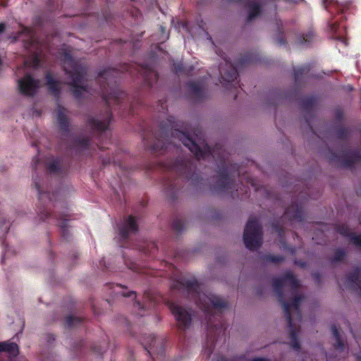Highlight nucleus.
Returning a JSON list of instances; mask_svg holds the SVG:
<instances>
[{
    "label": "nucleus",
    "instance_id": "nucleus-9",
    "mask_svg": "<svg viewBox=\"0 0 361 361\" xmlns=\"http://www.w3.org/2000/svg\"><path fill=\"white\" fill-rule=\"evenodd\" d=\"M243 241L250 250L259 249L262 244V226L256 218H250L245 227Z\"/></svg>",
    "mask_w": 361,
    "mask_h": 361
},
{
    "label": "nucleus",
    "instance_id": "nucleus-59",
    "mask_svg": "<svg viewBox=\"0 0 361 361\" xmlns=\"http://www.w3.org/2000/svg\"><path fill=\"white\" fill-rule=\"evenodd\" d=\"M139 314H140L141 317L144 316V314H142V313H139Z\"/></svg>",
    "mask_w": 361,
    "mask_h": 361
},
{
    "label": "nucleus",
    "instance_id": "nucleus-8",
    "mask_svg": "<svg viewBox=\"0 0 361 361\" xmlns=\"http://www.w3.org/2000/svg\"><path fill=\"white\" fill-rule=\"evenodd\" d=\"M283 219H288L289 221L302 222L304 221L303 201L297 202L293 200L292 204L286 209L281 219L272 223L273 231L278 233L280 238L284 235Z\"/></svg>",
    "mask_w": 361,
    "mask_h": 361
},
{
    "label": "nucleus",
    "instance_id": "nucleus-56",
    "mask_svg": "<svg viewBox=\"0 0 361 361\" xmlns=\"http://www.w3.org/2000/svg\"><path fill=\"white\" fill-rule=\"evenodd\" d=\"M357 361H361V355H357Z\"/></svg>",
    "mask_w": 361,
    "mask_h": 361
},
{
    "label": "nucleus",
    "instance_id": "nucleus-38",
    "mask_svg": "<svg viewBox=\"0 0 361 361\" xmlns=\"http://www.w3.org/2000/svg\"><path fill=\"white\" fill-rule=\"evenodd\" d=\"M338 24L337 23V21H331V20H329L328 22V27L329 28V30H331V32L336 34L337 32V30L338 29Z\"/></svg>",
    "mask_w": 361,
    "mask_h": 361
},
{
    "label": "nucleus",
    "instance_id": "nucleus-18",
    "mask_svg": "<svg viewBox=\"0 0 361 361\" xmlns=\"http://www.w3.org/2000/svg\"><path fill=\"white\" fill-rule=\"evenodd\" d=\"M66 109L61 106H58L56 113V120L59 124V130L63 134H67L70 131V123L68 118L66 115Z\"/></svg>",
    "mask_w": 361,
    "mask_h": 361
},
{
    "label": "nucleus",
    "instance_id": "nucleus-42",
    "mask_svg": "<svg viewBox=\"0 0 361 361\" xmlns=\"http://www.w3.org/2000/svg\"><path fill=\"white\" fill-rule=\"evenodd\" d=\"M132 66L129 64H124L122 67L121 71H126L132 73Z\"/></svg>",
    "mask_w": 361,
    "mask_h": 361
},
{
    "label": "nucleus",
    "instance_id": "nucleus-13",
    "mask_svg": "<svg viewBox=\"0 0 361 361\" xmlns=\"http://www.w3.org/2000/svg\"><path fill=\"white\" fill-rule=\"evenodd\" d=\"M18 83L20 94L28 97L34 96L39 87V80L29 74L18 80Z\"/></svg>",
    "mask_w": 361,
    "mask_h": 361
},
{
    "label": "nucleus",
    "instance_id": "nucleus-55",
    "mask_svg": "<svg viewBox=\"0 0 361 361\" xmlns=\"http://www.w3.org/2000/svg\"><path fill=\"white\" fill-rule=\"evenodd\" d=\"M38 161H39V159H36V161H35V166H34L35 169H36V166H37V164H38Z\"/></svg>",
    "mask_w": 361,
    "mask_h": 361
},
{
    "label": "nucleus",
    "instance_id": "nucleus-4",
    "mask_svg": "<svg viewBox=\"0 0 361 361\" xmlns=\"http://www.w3.org/2000/svg\"><path fill=\"white\" fill-rule=\"evenodd\" d=\"M119 77L120 72L116 68H109L98 73L97 81L100 85L102 98L108 109L102 120L94 117L88 118L87 123L93 130L100 133L106 130L112 118L111 104H121L126 97V93L118 87Z\"/></svg>",
    "mask_w": 361,
    "mask_h": 361
},
{
    "label": "nucleus",
    "instance_id": "nucleus-33",
    "mask_svg": "<svg viewBox=\"0 0 361 361\" xmlns=\"http://www.w3.org/2000/svg\"><path fill=\"white\" fill-rule=\"evenodd\" d=\"M314 34L312 31H310L305 35H302L300 36L298 39V43L300 45L302 44H310L312 41Z\"/></svg>",
    "mask_w": 361,
    "mask_h": 361
},
{
    "label": "nucleus",
    "instance_id": "nucleus-17",
    "mask_svg": "<svg viewBox=\"0 0 361 361\" xmlns=\"http://www.w3.org/2000/svg\"><path fill=\"white\" fill-rule=\"evenodd\" d=\"M119 235L123 240H126L130 233H136L138 231V226L135 218L130 215L125 223L119 227Z\"/></svg>",
    "mask_w": 361,
    "mask_h": 361
},
{
    "label": "nucleus",
    "instance_id": "nucleus-1",
    "mask_svg": "<svg viewBox=\"0 0 361 361\" xmlns=\"http://www.w3.org/2000/svg\"><path fill=\"white\" fill-rule=\"evenodd\" d=\"M199 143L193 140L183 123L177 121L173 116H169L159 124V133L154 136L153 142H149L144 137L145 147L152 154L160 155L169 151L172 147L176 150L178 147L173 145V139L180 141L194 154L195 160L190 158L179 157L168 164V169L171 174L177 177L174 180H166L164 190L169 199L173 201L177 199L181 188L180 181H190L194 186L202 185L203 179L197 171V161L209 157L214 158V150L204 140L198 137Z\"/></svg>",
    "mask_w": 361,
    "mask_h": 361
},
{
    "label": "nucleus",
    "instance_id": "nucleus-53",
    "mask_svg": "<svg viewBox=\"0 0 361 361\" xmlns=\"http://www.w3.org/2000/svg\"><path fill=\"white\" fill-rule=\"evenodd\" d=\"M298 197L300 198V199H302V198L305 197V195H303L302 192H301V193L299 194Z\"/></svg>",
    "mask_w": 361,
    "mask_h": 361
},
{
    "label": "nucleus",
    "instance_id": "nucleus-2",
    "mask_svg": "<svg viewBox=\"0 0 361 361\" xmlns=\"http://www.w3.org/2000/svg\"><path fill=\"white\" fill-rule=\"evenodd\" d=\"M299 286L298 281L290 271H286L281 278H275L273 280L274 292L283 307L288 323L290 345L296 350L300 349V343L298 338V330L293 322L291 310L294 311L296 319L300 322L302 312L300 306L304 297L302 295H297Z\"/></svg>",
    "mask_w": 361,
    "mask_h": 361
},
{
    "label": "nucleus",
    "instance_id": "nucleus-5",
    "mask_svg": "<svg viewBox=\"0 0 361 361\" xmlns=\"http://www.w3.org/2000/svg\"><path fill=\"white\" fill-rule=\"evenodd\" d=\"M34 185L38 192V216L42 221H47L48 223L57 222L61 229L62 238L68 240L70 236L67 225L68 215L65 213L57 214L56 212H52L51 211V207H56L55 200L58 195V192L50 194L49 192L44 191L41 188L39 182L37 179H35Z\"/></svg>",
    "mask_w": 361,
    "mask_h": 361
},
{
    "label": "nucleus",
    "instance_id": "nucleus-11",
    "mask_svg": "<svg viewBox=\"0 0 361 361\" xmlns=\"http://www.w3.org/2000/svg\"><path fill=\"white\" fill-rule=\"evenodd\" d=\"M168 305L177 322L178 329L183 331L188 329L192 323L191 313L185 308L175 302H170Z\"/></svg>",
    "mask_w": 361,
    "mask_h": 361
},
{
    "label": "nucleus",
    "instance_id": "nucleus-14",
    "mask_svg": "<svg viewBox=\"0 0 361 361\" xmlns=\"http://www.w3.org/2000/svg\"><path fill=\"white\" fill-rule=\"evenodd\" d=\"M219 72L222 80L230 85L231 87L236 88V85L239 83L236 81L238 76V73L236 66L227 60H225L224 66L221 65L219 67Z\"/></svg>",
    "mask_w": 361,
    "mask_h": 361
},
{
    "label": "nucleus",
    "instance_id": "nucleus-22",
    "mask_svg": "<svg viewBox=\"0 0 361 361\" xmlns=\"http://www.w3.org/2000/svg\"><path fill=\"white\" fill-rule=\"evenodd\" d=\"M348 9V5L343 3H339L336 1H330L326 6V10L331 14L335 13H343Z\"/></svg>",
    "mask_w": 361,
    "mask_h": 361
},
{
    "label": "nucleus",
    "instance_id": "nucleus-21",
    "mask_svg": "<svg viewBox=\"0 0 361 361\" xmlns=\"http://www.w3.org/2000/svg\"><path fill=\"white\" fill-rule=\"evenodd\" d=\"M47 169L49 173H63L66 171L63 167L62 159L60 157L54 158L47 164Z\"/></svg>",
    "mask_w": 361,
    "mask_h": 361
},
{
    "label": "nucleus",
    "instance_id": "nucleus-23",
    "mask_svg": "<svg viewBox=\"0 0 361 361\" xmlns=\"http://www.w3.org/2000/svg\"><path fill=\"white\" fill-rule=\"evenodd\" d=\"M348 284H355L361 290V269H356L349 273L346 278Z\"/></svg>",
    "mask_w": 361,
    "mask_h": 361
},
{
    "label": "nucleus",
    "instance_id": "nucleus-43",
    "mask_svg": "<svg viewBox=\"0 0 361 361\" xmlns=\"http://www.w3.org/2000/svg\"><path fill=\"white\" fill-rule=\"evenodd\" d=\"M91 348L92 349L93 351L99 355H102L104 353V350L101 348V347H96L95 345H94L92 346Z\"/></svg>",
    "mask_w": 361,
    "mask_h": 361
},
{
    "label": "nucleus",
    "instance_id": "nucleus-10",
    "mask_svg": "<svg viewBox=\"0 0 361 361\" xmlns=\"http://www.w3.org/2000/svg\"><path fill=\"white\" fill-rule=\"evenodd\" d=\"M22 35H25L26 37L23 39L25 49L33 54L32 66L34 68H38L41 63L39 56L42 53V45L36 37L35 32L32 28L23 27L22 31L18 34L16 39H20Z\"/></svg>",
    "mask_w": 361,
    "mask_h": 361
},
{
    "label": "nucleus",
    "instance_id": "nucleus-52",
    "mask_svg": "<svg viewBox=\"0 0 361 361\" xmlns=\"http://www.w3.org/2000/svg\"><path fill=\"white\" fill-rule=\"evenodd\" d=\"M160 30H161L162 33H165L166 32V28L164 27L160 26Z\"/></svg>",
    "mask_w": 361,
    "mask_h": 361
},
{
    "label": "nucleus",
    "instance_id": "nucleus-27",
    "mask_svg": "<svg viewBox=\"0 0 361 361\" xmlns=\"http://www.w3.org/2000/svg\"><path fill=\"white\" fill-rule=\"evenodd\" d=\"M187 87L189 92L196 96L197 97H201L202 95V87L196 82L190 81L187 83Z\"/></svg>",
    "mask_w": 361,
    "mask_h": 361
},
{
    "label": "nucleus",
    "instance_id": "nucleus-29",
    "mask_svg": "<svg viewBox=\"0 0 361 361\" xmlns=\"http://www.w3.org/2000/svg\"><path fill=\"white\" fill-rule=\"evenodd\" d=\"M90 146L88 137H77L75 140L74 147L78 150L87 149Z\"/></svg>",
    "mask_w": 361,
    "mask_h": 361
},
{
    "label": "nucleus",
    "instance_id": "nucleus-37",
    "mask_svg": "<svg viewBox=\"0 0 361 361\" xmlns=\"http://www.w3.org/2000/svg\"><path fill=\"white\" fill-rule=\"evenodd\" d=\"M349 239L353 245L361 247V235H357L355 233H353Z\"/></svg>",
    "mask_w": 361,
    "mask_h": 361
},
{
    "label": "nucleus",
    "instance_id": "nucleus-49",
    "mask_svg": "<svg viewBox=\"0 0 361 361\" xmlns=\"http://www.w3.org/2000/svg\"><path fill=\"white\" fill-rule=\"evenodd\" d=\"M246 180H247V183H250L251 185H254L253 184V180L251 178H249V177H246Z\"/></svg>",
    "mask_w": 361,
    "mask_h": 361
},
{
    "label": "nucleus",
    "instance_id": "nucleus-41",
    "mask_svg": "<svg viewBox=\"0 0 361 361\" xmlns=\"http://www.w3.org/2000/svg\"><path fill=\"white\" fill-rule=\"evenodd\" d=\"M174 67L177 72H183V73L185 72L182 63L175 64Z\"/></svg>",
    "mask_w": 361,
    "mask_h": 361
},
{
    "label": "nucleus",
    "instance_id": "nucleus-30",
    "mask_svg": "<svg viewBox=\"0 0 361 361\" xmlns=\"http://www.w3.org/2000/svg\"><path fill=\"white\" fill-rule=\"evenodd\" d=\"M111 288H114V292H115L116 294H120L123 297H130L131 295H136V293L134 291L126 292L124 290L126 288L120 284L113 285Z\"/></svg>",
    "mask_w": 361,
    "mask_h": 361
},
{
    "label": "nucleus",
    "instance_id": "nucleus-25",
    "mask_svg": "<svg viewBox=\"0 0 361 361\" xmlns=\"http://www.w3.org/2000/svg\"><path fill=\"white\" fill-rule=\"evenodd\" d=\"M257 60L258 59L255 54L252 52H247L240 56L237 65L247 66L248 64L257 62Z\"/></svg>",
    "mask_w": 361,
    "mask_h": 361
},
{
    "label": "nucleus",
    "instance_id": "nucleus-7",
    "mask_svg": "<svg viewBox=\"0 0 361 361\" xmlns=\"http://www.w3.org/2000/svg\"><path fill=\"white\" fill-rule=\"evenodd\" d=\"M216 173V180L210 187L212 192L216 194L231 193L235 188V178L240 177L239 166L237 164H227L223 161L218 165Z\"/></svg>",
    "mask_w": 361,
    "mask_h": 361
},
{
    "label": "nucleus",
    "instance_id": "nucleus-58",
    "mask_svg": "<svg viewBox=\"0 0 361 361\" xmlns=\"http://www.w3.org/2000/svg\"><path fill=\"white\" fill-rule=\"evenodd\" d=\"M66 147H67L68 149H72V147H71V145H68V146H67Z\"/></svg>",
    "mask_w": 361,
    "mask_h": 361
},
{
    "label": "nucleus",
    "instance_id": "nucleus-51",
    "mask_svg": "<svg viewBox=\"0 0 361 361\" xmlns=\"http://www.w3.org/2000/svg\"><path fill=\"white\" fill-rule=\"evenodd\" d=\"M314 276L315 279H317V280H319V278H320V276H319V273H314Z\"/></svg>",
    "mask_w": 361,
    "mask_h": 361
},
{
    "label": "nucleus",
    "instance_id": "nucleus-44",
    "mask_svg": "<svg viewBox=\"0 0 361 361\" xmlns=\"http://www.w3.org/2000/svg\"><path fill=\"white\" fill-rule=\"evenodd\" d=\"M134 306L135 307L137 308L138 310H144L145 308V307L144 306V305H142L140 302L139 301H135V303H134Z\"/></svg>",
    "mask_w": 361,
    "mask_h": 361
},
{
    "label": "nucleus",
    "instance_id": "nucleus-26",
    "mask_svg": "<svg viewBox=\"0 0 361 361\" xmlns=\"http://www.w3.org/2000/svg\"><path fill=\"white\" fill-rule=\"evenodd\" d=\"M346 255L347 253L343 248H337L334 250V255L329 258V261L331 264L341 262L344 260Z\"/></svg>",
    "mask_w": 361,
    "mask_h": 361
},
{
    "label": "nucleus",
    "instance_id": "nucleus-6",
    "mask_svg": "<svg viewBox=\"0 0 361 361\" xmlns=\"http://www.w3.org/2000/svg\"><path fill=\"white\" fill-rule=\"evenodd\" d=\"M62 61L63 70L71 80L68 85L72 87V94L76 99H80L82 93L87 91V87L82 83L87 75V67L66 51L63 54Z\"/></svg>",
    "mask_w": 361,
    "mask_h": 361
},
{
    "label": "nucleus",
    "instance_id": "nucleus-36",
    "mask_svg": "<svg viewBox=\"0 0 361 361\" xmlns=\"http://www.w3.org/2000/svg\"><path fill=\"white\" fill-rule=\"evenodd\" d=\"M336 135L338 138L345 140L348 137L349 132L347 128L341 126L336 128Z\"/></svg>",
    "mask_w": 361,
    "mask_h": 361
},
{
    "label": "nucleus",
    "instance_id": "nucleus-46",
    "mask_svg": "<svg viewBox=\"0 0 361 361\" xmlns=\"http://www.w3.org/2000/svg\"><path fill=\"white\" fill-rule=\"evenodd\" d=\"M251 361H269V360L264 357H255Z\"/></svg>",
    "mask_w": 361,
    "mask_h": 361
},
{
    "label": "nucleus",
    "instance_id": "nucleus-31",
    "mask_svg": "<svg viewBox=\"0 0 361 361\" xmlns=\"http://www.w3.org/2000/svg\"><path fill=\"white\" fill-rule=\"evenodd\" d=\"M262 259L266 262H271L274 264H279L284 261V257L281 255H275L271 254L264 255L262 257Z\"/></svg>",
    "mask_w": 361,
    "mask_h": 361
},
{
    "label": "nucleus",
    "instance_id": "nucleus-39",
    "mask_svg": "<svg viewBox=\"0 0 361 361\" xmlns=\"http://www.w3.org/2000/svg\"><path fill=\"white\" fill-rule=\"evenodd\" d=\"M144 298L145 300H149V307L154 306L157 303V301L150 295L149 292L145 293Z\"/></svg>",
    "mask_w": 361,
    "mask_h": 361
},
{
    "label": "nucleus",
    "instance_id": "nucleus-48",
    "mask_svg": "<svg viewBox=\"0 0 361 361\" xmlns=\"http://www.w3.org/2000/svg\"><path fill=\"white\" fill-rule=\"evenodd\" d=\"M54 340H55V338H54V335L50 334L48 336V342L50 343L51 341H54Z\"/></svg>",
    "mask_w": 361,
    "mask_h": 361
},
{
    "label": "nucleus",
    "instance_id": "nucleus-34",
    "mask_svg": "<svg viewBox=\"0 0 361 361\" xmlns=\"http://www.w3.org/2000/svg\"><path fill=\"white\" fill-rule=\"evenodd\" d=\"M185 227V221L179 218H176L172 223L173 229L178 233L182 232L184 230Z\"/></svg>",
    "mask_w": 361,
    "mask_h": 361
},
{
    "label": "nucleus",
    "instance_id": "nucleus-12",
    "mask_svg": "<svg viewBox=\"0 0 361 361\" xmlns=\"http://www.w3.org/2000/svg\"><path fill=\"white\" fill-rule=\"evenodd\" d=\"M329 159L331 163H338L341 167L350 168L355 164L361 163V152L359 149L350 150L341 157L331 152Z\"/></svg>",
    "mask_w": 361,
    "mask_h": 361
},
{
    "label": "nucleus",
    "instance_id": "nucleus-57",
    "mask_svg": "<svg viewBox=\"0 0 361 361\" xmlns=\"http://www.w3.org/2000/svg\"><path fill=\"white\" fill-rule=\"evenodd\" d=\"M234 1L239 3V2H241L242 0H234Z\"/></svg>",
    "mask_w": 361,
    "mask_h": 361
},
{
    "label": "nucleus",
    "instance_id": "nucleus-50",
    "mask_svg": "<svg viewBox=\"0 0 361 361\" xmlns=\"http://www.w3.org/2000/svg\"><path fill=\"white\" fill-rule=\"evenodd\" d=\"M1 6L6 7L7 6L6 0H1Z\"/></svg>",
    "mask_w": 361,
    "mask_h": 361
},
{
    "label": "nucleus",
    "instance_id": "nucleus-16",
    "mask_svg": "<svg viewBox=\"0 0 361 361\" xmlns=\"http://www.w3.org/2000/svg\"><path fill=\"white\" fill-rule=\"evenodd\" d=\"M138 71L142 75L145 84L149 87H152L158 80L157 72L149 65H142L139 66Z\"/></svg>",
    "mask_w": 361,
    "mask_h": 361
},
{
    "label": "nucleus",
    "instance_id": "nucleus-15",
    "mask_svg": "<svg viewBox=\"0 0 361 361\" xmlns=\"http://www.w3.org/2000/svg\"><path fill=\"white\" fill-rule=\"evenodd\" d=\"M317 98L314 96H307L304 97L301 102V108L305 113L304 118L307 125L313 131L311 126L312 120L314 117V110L317 104Z\"/></svg>",
    "mask_w": 361,
    "mask_h": 361
},
{
    "label": "nucleus",
    "instance_id": "nucleus-47",
    "mask_svg": "<svg viewBox=\"0 0 361 361\" xmlns=\"http://www.w3.org/2000/svg\"><path fill=\"white\" fill-rule=\"evenodd\" d=\"M6 30V25L4 23H0V34L3 33Z\"/></svg>",
    "mask_w": 361,
    "mask_h": 361
},
{
    "label": "nucleus",
    "instance_id": "nucleus-3",
    "mask_svg": "<svg viewBox=\"0 0 361 361\" xmlns=\"http://www.w3.org/2000/svg\"><path fill=\"white\" fill-rule=\"evenodd\" d=\"M180 288L192 298L197 306L204 313L207 319V337L215 339V331L218 329L225 330L224 324H214L215 315L221 314L228 307V302L218 295L211 293L200 292V284L195 279H183L178 281Z\"/></svg>",
    "mask_w": 361,
    "mask_h": 361
},
{
    "label": "nucleus",
    "instance_id": "nucleus-24",
    "mask_svg": "<svg viewBox=\"0 0 361 361\" xmlns=\"http://www.w3.org/2000/svg\"><path fill=\"white\" fill-rule=\"evenodd\" d=\"M159 343L160 345H161V351L162 352L164 350V347H163V342L162 341H160L157 339V338L154 336V335H150L149 336V341H148V343L146 344L144 348L145 349V350L147 351L148 354L154 359L153 357V353H154V348H155V345L157 344V343Z\"/></svg>",
    "mask_w": 361,
    "mask_h": 361
},
{
    "label": "nucleus",
    "instance_id": "nucleus-45",
    "mask_svg": "<svg viewBox=\"0 0 361 361\" xmlns=\"http://www.w3.org/2000/svg\"><path fill=\"white\" fill-rule=\"evenodd\" d=\"M278 43L280 44V45H284L286 44V39L281 36L280 37L279 39H278Z\"/></svg>",
    "mask_w": 361,
    "mask_h": 361
},
{
    "label": "nucleus",
    "instance_id": "nucleus-40",
    "mask_svg": "<svg viewBox=\"0 0 361 361\" xmlns=\"http://www.w3.org/2000/svg\"><path fill=\"white\" fill-rule=\"evenodd\" d=\"M335 117H336V120H338V121H341L343 119V112L342 109H338L336 110Z\"/></svg>",
    "mask_w": 361,
    "mask_h": 361
},
{
    "label": "nucleus",
    "instance_id": "nucleus-19",
    "mask_svg": "<svg viewBox=\"0 0 361 361\" xmlns=\"http://www.w3.org/2000/svg\"><path fill=\"white\" fill-rule=\"evenodd\" d=\"M47 85L49 92L56 98H59L61 94V87L59 82L55 80L49 72H47L45 75Z\"/></svg>",
    "mask_w": 361,
    "mask_h": 361
},
{
    "label": "nucleus",
    "instance_id": "nucleus-20",
    "mask_svg": "<svg viewBox=\"0 0 361 361\" xmlns=\"http://www.w3.org/2000/svg\"><path fill=\"white\" fill-rule=\"evenodd\" d=\"M294 80L297 85H300L303 82V79L307 75L310 71L309 65H305L294 68Z\"/></svg>",
    "mask_w": 361,
    "mask_h": 361
},
{
    "label": "nucleus",
    "instance_id": "nucleus-35",
    "mask_svg": "<svg viewBox=\"0 0 361 361\" xmlns=\"http://www.w3.org/2000/svg\"><path fill=\"white\" fill-rule=\"evenodd\" d=\"M82 322V319L80 317H75L73 315H69L66 318V326L67 327H73L78 324H80Z\"/></svg>",
    "mask_w": 361,
    "mask_h": 361
},
{
    "label": "nucleus",
    "instance_id": "nucleus-54",
    "mask_svg": "<svg viewBox=\"0 0 361 361\" xmlns=\"http://www.w3.org/2000/svg\"><path fill=\"white\" fill-rule=\"evenodd\" d=\"M295 263L298 264L297 262H295ZM298 264H300L302 267H305V262L298 263Z\"/></svg>",
    "mask_w": 361,
    "mask_h": 361
},
{
    "label": "nucleus",
    "instance_id": "nucleus-32",
    "mask_svg": "<svg viewBox=\"0 0 361 361\" xmlns=\"http://www.w3.org/2000/svg\"><path fill=\"white\" fill-rule=\"evenodd\" d=\"M336 231L340 233L341 235L344 237H348V238L352 235L353 232H352L349 228V226L345 224H338L336 226Z\"/></svg>",
    "mask_w": 361,
    "mask_h": 361
},
{
    "label": "nucleus",
    "instance_id": "nucleus-28",
    "mask_svg": "<svg viewBox=\"0 0 361 361\" xmlns=\"http://www.w3.org/2000/svg\"><path fill=\"white\" fill-rule=\"evenodd\" d=\"M331 331H332L333 336L336 339V343L334 345V348L337 349V350H343L344 348V343L341 338L338 329H337L336 325H332Z\"/></svg>",
    "mask_w": 361,
    "mask_h": 361
}]
</instances>
